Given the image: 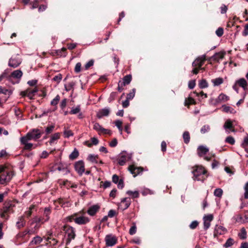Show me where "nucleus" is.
<instances>
[{"label": "nucleus", "mask_w": 248, "mask_h": 248, "mask_svg": "<svg viewBox=\"0 0 248 248\" xmlns=\"http://www.w3.org/2000/svg\"><path fill=\"white\" fill-rule=\"evenodd\" d=\"M83 211L75 213L67 217V221L69 222L74 221L78 225H85L89 222L90 218L84 215Z\"/></svg>", "instance_id": "1"}, {"label": "nucleus", "mask_w": 248, "mask_h": 248, "mask_svg": "<svg viewBox=\"0 0 248 248\" xmlns=\"http://www.w3.org/2000/svg\"><path fill=\"white\" fill-rule=\"evenodd\" d=\"M14 173L13 171L0 166V184H5L10 181Z\"/></svg>", "instance_id": "2"}, {"label": "nucleus", "mask_w": 248, "mask_h": 248, "mask_svg": "<svg viewBox=\"0 0 248 248\" xmlns=\"http://www.w3.org/2000/svg\"><path fill=\"white\" fill-rule=\"evenodd\" d=\"M192 173L193 174V178L194 180L203 181L205 179L204 175L207 173V171L202 166L196 165L192 167Z\"/></svg>", "instance_id": "3"}, {"label": "nucleus", "mask_w": 248, "mask_h": 248, "mask_svg": "<svg viewBox=\"0 0 248 248\" xmlns=\"http://www.w3.org/2000/svg\"><path fill=\"white\" fill-rule=\"evenodd\" d=\"M50 207H46L44 209L43 216L42 217H35L32 218V223L36 224H43L49 219V215L51 214Z\"/></svg>", "instance_id": "4"}, {"label": "nucleus", "mask_w": 248, "mask_h": 248, "mask_svg": "<svg viewBox=\"0 0 248 248\" xmlns=\"http://www.w3.org/2000/svg\"><path fill=\"white\" fill-rule=\"evenodd\" d=\"M43 132L39 129H33L30 131L24 137L29 140H36L41 138Z\"/></svg>", "instance_id": "5"}, {"label": "nucleus", "mask_w": 248, "mask_h": 248, "mask_svg": "<svg viewBox=\"0 0 248 248\" xmlns=\"http://www.w3.org/2000/svg\"><path fill=\"white\" fill-rule=\"evenodd\" d=\"M21 59L19 55H14L9 59L8 65L13 68H16L21 64Z\"/></svg>", "instance_id": "6"}, {"label": "nucleus", "mask_w": 248, "mask_h": 248, "mask_svg": "<svg viewBox=\"0 0 248 248\" xmlns=\"http://www.w3.org/2000/svg\"><path fill=\"white\" fill-rule=\"evenodd\" d=\"M128 170L133 175L134 177H136L138 175L142 174L144 170V168L141 167H137L134 165H132L129 166Z\"/></svg>", "instance_id": "7"}, {"label": "nucleus", "mask_w": 248, "mask_h": 248, "mask_svg": "<svg viewBox=\"0 0 248 248\" xmlns=\"http://www.w3.org/2000/svg\"><path fill=\"white\" fill-rule=\"evenodd\" d=\"M12 209V204L10 203H5L4 206L1 209L0 213L1 217L4 219H7L8 217V213H9Z\"/></svg>", "instance_id": "8"}, {"label": "nucleus", "mask_w": 248, "mask_h": 248, "mask_svg": "<svg viewBox=\"0 0 248 248\" xmlns=\"http://www.w3.org/2000/svg\"><path fill=\"white\" fill-rule=\"evenodd\" d=\"M38 91L37 87H35L32 90L28 89L26 91L22 92L21 93V94L23 96H27L30 99H32Z\"/></svg>", "instance_id": "9"}, {"label": "nucleus", "mask_w": 248, "mask_h": 248, "mask_svg": "<svg viewBox=\"0 0 248 248\" xmlns=\"http://www.w3.org/2000/svg\"><path fill=\"white\" fill-rule=\"evenodd\" d=\"M206 60V55H202L201 56L198 57L196 60L192 62V65L193 67H197L199 68H202V66L204 63V61Z\"/></svg>", "instance_id": "10"}, {"label": "nucleus", "mask_w": 248, "mask_h": 248, "mask_svg": "<svg viewBox=\"0 0 248 248\" xmlns=\"http://www.w3.org/2000/svg\"><path fill=\"white\" fill-rule=\"evenodd\" d=\"M75 169L79 175H82L85 171L84 162L82 160L77 161L75 164Z\"/></svg>", "instance_id": "11"}, {"label": "nucleus", "mask_w": 248, "mask_h": 248, "mask_svg": "<svg viewBox=\"0 0 248 248\" xmlns=\"http://www.w3.org/2000/svg\"><path fill=\"white\" fill-rule=\"evenodd\" d=\"M106 245L108 247H112L117 243V238L111 234H108L105 237Z\"/></svg>", "instance_id": "12"}, {"label": "nucleus", "mask_w": 248, "mask_h": 248, "mask_svg": "<svg viewBox=\"0 0 248 248\" xmlns=\"http://www.w3.org/2000/svg\"><path fill=\"white\" fill-rule=\"evenodd\" d=\"M131 156L126 152L122 153L118 159V164L120 166H124L126 162L130 160Z\"/></svg>", "instance_id": "13"}, {"label": "nucleus", "mask_w": 248, "mask_h": 248, "mask_svg": "<svg viewBox=\"0 0 248 248\" xmlns=\"http://www.w3.org/2000/svg\"><path fill=\"white\" fill-rule=\"evenodd\" d=\"M20 140L21 144L24 145V149L26 150H31L32 148H35L36 147V145L33 146V144L28 143V141L30 140L24 137L20 138Z\"/></svg>", "instance_id": "14"}, {"label": "nucleus", "mask_w": 248, "mask_h": 248, "mask_svg": "<svg viewBox=\"0 0 248 248\" xmlns=\"http://www.w3.org/2000/svg\"><path fill=\"white\" fill-rule=\"evenodd\" d=\"M213 215L212 214H208L205 215L203 217L204 228L205 230L208 229L210 226V223L213 219Z\"/></svg>", "instance_id": "15"}, {"label": "nucleus", "mask_w": 248, "mask_h": 248, "mask_svg": "<svg viewBox=\"0 0 248 248\" xmlns=\"http://www.w3.org/2000/svg\"><path fill=\"white\" fill-rule=\"evenodd\" d=\"M100 206L98 204H95L90 206L87 211V213L91 216H94L99 211Z\"/></svg>", "instance_id": "16"}, {"label": "nucleus", "mask_w": 248, "mask_h": 248, "mask_svg": "<svg viewBox=\"0 0 248 248\" xmlns=\"http://www.w3.org/2000/svg\"><path fill=\"white\" fill-rule=\"evenodd\" d=\"M208 151V148L203 145L199 146L197 149L198 155L200 157H202L205 155Z\"/></svg>", "instance_id": "17"}, {"label": "nucleus", "mask_w": 248, "mask_h": 248, "mask_svg": "<svg viewBox=\"0 0 248 248\" xmlns=\"http://www.w3.org/2000/svg\"><path fill=\"white\" fill-rule=\"evenodd\" d=\"M23 73L20 70H16L13 71L11 76L9 77V80H11V78L19 79L22 76Z\"/></svg>", "instance_id": "18"}, {"label": "nucleus", "mask_w": 248, "mask_h": 248, "mask_svg": "<svg viewBox=\"0 0 248 248\" xmlns=\"http://www.w3.org/2000/svg\"><path fill=\"white\" fill-rule=\"evenodd\" d=\"M109 109L108 108H104L100 110L97 113V117L101 118L104 116H107L109 115Z\"/></svg>", "instance_id": "19"}, {"label": "nucleus", "mask_w": 248, "mask_h": 248, "mask_svg": "<svg viewBox=\"0 0 248 248\" xmlns=\"http://www.w3.org/2000/svg\"><path fill=\"white\" fill-rule=\"evenodd\" d=\"M131 203V201L129 198H123L121 201V206L124 207V209H126L129 207Z\"/></svg>", "instance_id": "20"}, {"label": "nucleus", "mask_w": 248, "mask_h": 248, "mask_svg": "<svg viewBox=\"0 0 248 248\" xmlns=\"http://www.w3.org/2000/svg\"><path fill=\"white\" fill-rule=\"evenodd\" d=\"M235 83L237 84V85L243 88V89L244 90H246L247 89L248 83L246 80L245 78H241L236 81Z\"/></svg>", "instance_id": "21"}, {"label": "nucleus", "mask_w": 248, "mask_h": 248, "mask_svg": "<svg viewBox=\"0 0 248 248\" xmlns=\"http://www.w3.org/2000/svg\"><path fill=\"white\" fill-rule=\"evenodd\" d=\"M225 54V52H219L218 53H215V55L213 56L212 58L214 60L219 62V60L223 59Z\"/></svg>", "instance_id": "22"}, {"label": "nucleus", "mask_w": 248, "mask_h": 248, "mask_svg": "<svg viewBox=\"0 0 248 248\" xmlns=\"http://www.w3.org/2000/svg\"><path fill=\"white\" fill-rule=\"evenodd\" d=\"M123 82L121 81V86H124L129 84L132 80V76L131 75H127L124 76L123 79Z\"/></svg>", "instance_id": "23"}, {"label": "nucleus", "mask_w": 248, "mask_h": 248, "mask_svg": "<svg viewBox=\"0 0 248 248\" xmlns=\"http://www.w3.org/2000/svg\"><path fill=\"white\" fill-rule=\"evenodd\" d=\"M60 138V133H56L52 135L50 138V140L49 141V143L50 145H52L54 143H55V141H57Z\"/></svg>", "instance_id": "24"}, {"label": "nucleus", "mask_w": 248, "mask_h": 248, "mask_svg": "<svg viewBox=\"0 0 248 248\" xmlns=\"http://www.w3.org/2000/svg\"><path fill=\"white\" fill-rule=\"evenodd\" d=\"M75 237V233H67V235L64 236V240L65 243L66 245H68L71 240L74 239Z\"/></svg>", "instance_id": "25"}, {"label": "nucleus", "mask_w": 248, "mask_h": 248, "mask_svg": "<svg viewBox=\"0 0 248 248\" xmlns=\"http://www.w3.org/2000/svg\"><path fill=\"white\" fill-rule=\"evenodd\" d=\"M98 156L97 155L90 154L89 155L87 159L92 163L97 164L98 163Z\"/></svg>", "instance_id": "26"}, {"label": "nucleus", "mask_w": 248, "mask_h": 248, "mask_svg": "<svg viewBox=\"0 0 248 248\" xmlns=\"http://www.w3.org/2000/svg\"><path fill=\"white\" fill-rule=\"evenodd\" d=\"M25 224V221L23 216H21L18 218V220L16 222V225L18 228H20L24 226Z\"/></svg>", "instance_id": "27"}, {"label": "nucleus", "mask_w": 248, "mask_h": 248, "mask_svg": "<svg viewBox=\"0 0 248 248\" xmlns=\"http://www.w3.org/2000/svg\"><path fill=\"white\" fill-rule=\"evenodd\" d=\"M73 135L74 133L71 130H69L68 128H66V127H64L63 135L64 138H69L70 137L73 136Z\"/></svg>", "instance_id": "28"}, {"label": "nucleus", "mask_w": 248, "mask_h": 248, "mask_svg": "<svg viewBox=\"0 0 248 248\" xmlns=\"http://www.w3.org/2000/svg\"><path fill=\"white\" fill-rule=\"evenodd\" d=\"M75 86V82H70L67 84L64 85L65 90L67 91H70L71 90L74 91V87Z\"/></svg>", "instance_id": "29"}, {"label": "nucleus", "mask_w": 248, "mask_h": 248, "mask_svg": "<svg viewBox=\"0 0 248 248\" xmlns=\"http://www.w3.org/2000/svg\"><path fill=\"white\" fill-rule=\"evenodd\" d=\"M79 155L78 150L75 148L73 151L70 154L69 157L71 160H74L76 159Z\"/></svg>", "instance_id": "30"}, {"label": "nucleus", "mask_w": 248, "mask_h": 248, "mask_svg": "<svg viewBox=\"0 0 248 248\" xmlns=\"http://www.w3.org/2000/svg\"><path fill=\"white\" fill-rule=\"evenodd\" d=\"M212 82L213 83L214 86H217L223 82V79L221 78H217L212 79Z\"/></svg>", "instance_id": "31"}, {"label": "nucleus", "mask_w": 248, "mask_h": 248, "mask_svg": "<svg viewBox=\"0 0 248 248\" xmlns=\"http://www.w3.org/2000/svg\"><path fill=\"white\" fill-rule=\"evenodd\" d=\"M184 141L186 144H188L190 141V134L188 131H185L183 134Z\"/></svg>", "instance_id": "32"}, {"label": "nucleus", "mask_w": 248, "mask_h": 248, "mask_svg": "<svg viewBox=\"0 0 248 248\" xmlns=\"http://www.w3.org/2000/svg\"><path fill=\"white\" fill-rule=\"evenodd\" d=\"M224 128L225 129H231L233 128V125H232V121L230 119L227 120L223 126Z\"/></svg>", "instance_id": "33"}, {"label": "nucleus", "mask_w": 248, "mask_h": 248, "mask_svg": "<svg viewBox=\"0 0 248 248\" xmlns=\"http://www.w3.org/2000/svg\"><path fill=\"white\" fill-rule=\"evenodd\" d=\"M81 111L80 105H78L76 107L72 108L69 113L71 114H76Z\"/></svg>", "instance_id": "34"}, {"label": "nucleus", "mask_w": 248, "mask_h": 248, "mask_svg": "<svg viewBox=\"0 0 248 248\" xmlns=\"http://www.w3.org/2000/svg\"><path fill=\"white\" fill-rule=\"evenodd\" d=\"M63 231L64 232H75V231L72 227L68 225H65L63 227Z\"/></svg>", "instance_id": "35"}, {"label": "nucleus", "mask_w": 248, "mask_h": 248, "mask_svg": "<svg viewBox=\"0 0 248 248\" xmlns=\"http://www.w3.org/2000/svg\"><path fill=\"white\" fill-rule=\"evenodd\" d=\"M126 194L131 196L132 198H137L139 196V193L138 191H132L131 190H128L126 192Z\"/></svg>", "instance_id": "36"}, {"label": "nucleus", "mask_w": 248, "mask_h": 248, "mask_svg": "<svg viewBox=\"0 0 248 248\" xmlns=\"http://www.w3.org/2000/svg\"><path fill=\"white\" fill-rule=\"evenodd\" d=\"M214 194L216 197L220 198L222 196L223 190L220 188H216L214 191Z\"/></svg>", "instance_id": "37"}, {"label": "nucleus", "mask_w": 248, "mask_h": 248, "mask_svg": "<svg viewBox=\"0 0 248 248\" xmlns=\"http://www.w3.org/2000/svg\"><path fill=\"white\" fill-rule=\"evenodd\" d=\"M43 240V239L40 236H36L34 237L33 239L31 241V244L37 245L40 244Z\"/></svg>", "instance_id": "38"}, {"label": "nucleus", "mask_w": 248, "mask_h": 248, "mask_svg": "<svg viewBox=\"0 0 248 248\" xmlns=\"http://www.w3.org/2000/svg\"><path fill=\"white\" fill-rule=\"evenodd\" d=\"M12 93V91L9 90L8 89L2 87L1 86H0V94H3L5 95L9 94V95H11Z\"/></svg>", "instance_id": "39"}, {"label": "nucleus", "mask_w": 248, "mask_h": 248, "mask_svg": "<svg viewBox=\"0 0 248 248\" xmlns=\"http://www.w3.org/2000/svg\"><path fill=\"white\" fill-rule=\"evenodd\" d=\"M103 128V127L97 123H96L93 124V129L97 131L98 132V134H101V132Z\"/></svg>", "instance_id": "40"}, {"label": "nucleus", "mask_w": 248, "mask_h": 248, "mask_svg": "<svg viewBox=\"0 0 248 248\" xmlns=\"http://www.w3.org/2000/svg\"><path fill=\"white\" fill-rule=\"evenodd\" d=\"M62 78V75L61 74H59L56 76H55L53 78L52 80L56 82L57 83H59Z\"/></svg>", "instance_id": "41"}, {"label": "nucleus", "mask_w": 248, "mask_h": 248, "mask_svg": "<svg viewBox=\"0 0 248 248\" xmlns=\"http://www.w3.org/2000/svg\"><path fill=\"white\" fill-rule=\"evenodd\" d=\"M199 86L201 89H204L208 87V83L206 80L202 79L200 81Z\"/></svg>", "instance_id": "42"}, {"label": "nucleus", "mask_w": 248, "mask_h": 248, "mask_svg": "<svg viewBox=\"0 0 248 248\" xmlns=\"http://www.w3.org/2000/svg\"><path fill=\"white\" fill-rule=\"evenodd\" d=\"M60 100V96L59 95H56V96L51 101L50 104L52 106H56Z\"/></svg>", "instance_id": "43"}, {"label": "nucleus", "mask_w": 248, "mask_h": 248, "mask_svg": "<svg viewBox=\"0 0 248 248\" xmlns=\"http://www.w3.org/2000/svg\"><path fill=\"white\" fill-rule=\"evenodd\" d=\"M248 146V135H247L244 138V140L241 144V146L245 148Z\"/></svg>", "instance_id": "44"}, {"label": "nucleus", "mask_w": 248, "mask_h": 248, "mask_svg": "<svg viewBox=\"0 0 248 248\" xmlns=\"http://www.w3.org/2000/svg\"><path fill=\"white\" fill-rule=\"evenodd\" d=\"M234 243V241L232 238H229L226 243L224 244V247L225 248H229L232 246Z\"/></svg>", "instance_id": "45"}, {"label": "nucleus", "mask_w": 248, "mask_h": 248, "mask_svg": "<svg viewBox=\"0 0 248 248\" xmlns=\"http://www.w3.org/2000/svg\"><path fill=\"white\" fill-rule=\"evenodd\" d=\"M210 130V127L209 125H204L201 129V132L202 134H205V133L209 131Z\"/></svg>", "instance_id": "46"}, {"label": "nucleus", "mask_w": 248, "mask_h": 248, "mask_svg": "<svg viewBox=\"0 0 248 248\" xmlns=\"http://www.w3.org/2000/svg\"><path fill=\"white\" fill-rule=\"evenodd\" d=\"M225 142L231 145H233L235 143V140L232 137L229 136L226 138Z\"/></svg>", "instance_id": "47"}, {"label": "nucleus", "mask_w": 248, "mask_h": 248, "mask_svg": "<svg viewBox=\"0 0 248 248\" xmlns=\"http://www.w3.org/2000/svg\"><path fill=\"white\" fill-rule=\"evenodd\" d=\"M135 89H133L132 92L127 94L126 98L128 100L132 99L135 95Z\"/></svg>", "instance_id": "48"}, {"label": "nucleus", "mask_w": 248, "mask_h": 248, "mask_svg": "<svg viewBox=\"0 0 248 248\" xmlns=\"http://www.w3.org/2000/svg\"><path fill=\"white\" fill-rule=\"evenodd\" d=\"M54 129V126L53 125L46 127L45 130V132L46 134L47 135L51 133L53 131Z\"/></svg>", "instance_id": "49"}, {"label": "nucleus", "mask_w": 248, "mask_h": 248, "mask_svg": "<svg viewBox=\"0 0 248 248\" xmlns=\"http://www.w3.org/2000/svg\"><path fill=\"white\" fill-rule=\"evenodd\" d=\"M218 99L219 101H227L229 99V97L223 93H221L218 96Z\"/></svg>", "instance_id": "50"}, {"label": "nucleus", "mask_w": 248, "mask_h": 248, "mask_svg": "<svg viewBox=\"0 0 248 248\" xmlns=\"http://www.w3.org/2000/svg\"><path fill=\"white\" fill-rule=\"evenodd\" d=\"M194 100L191 97H189L187 99H186L185 104V106H188L190 104H194Z\"/></svg>", "instance_id": "51"}, {"label": "nucleus", "mask_w": 248, "mask_h": 248, "mask_svg": "<svg viewBox=\"0 0 248 248\" xmlns=\"http://www.w3.org/2000/svg\"><path fill=\"white\" fill-rule=\"evenodd\" d=\"M115 125L118 127V128L119 129V131L122 132V121H121L120 120H117L115 122Z\"/></svg>", "instance_id": "52"}, {"label": "nucleus", "mask_w": 248, "mask_h": 248, "mask_svg": "<svg viewBox=\"0 0 248 248\" xmlns=\"http://www.w3.org/2000/svg\"><path fill=\"white\" fill-rule=\"evenodd\" d=\"M91 142H92L91 143L88 145L89 147H91L92 145H97L99 141L97 138L93 137L91 138Z\"/></svg>", "instance_id": "53"}, {"label": "nucleus", "mask_w": 248, "mask_h": 248, "mask_svg": "<svg viewBox=\"0 0 248 248\" xmlns=\"http://www.w3.org/2000/svg\"><path fill=\"white\" fill-rule=\"evenodd\" d=\"M7 70H5L0 76V82L4 78H9Z\"/></svg>", "instance_id": "54"}, {"label": "nucleus", "mask_w": 248, "mask_h": 248, "mask_svg": "<svg viewBox=\"0 0 248 248\" xmlns=\"http://www.w3.org/2000/svg\"><path fill=\"white\" fill-rule=\"evenodd\" d=\"M224 31L223 28H218L216 31L217 35L218 37H221L223 34Z\"/></svg>", "instance_id": "55"}, {"label": "nucleus", "mask_w": 248, "mask_h": 248, "mask_svg": "<svg viewBox=\"0 0 248 248\" xmlns=\"http://www.w3.org/2000/svg\"><path fill=\"white\" fill-rule=\"evenodd\" d=\"M117 96L116 92H112L110 93V96L108 99L109 102H111L114 100Z\"/></svg>", "instance_id": "56"}, {"label": "nucleus", "mask_w": 248, "mask_h": 248, "mask_svg": "<svg viewBox=\"0 0 248 248\" xmlns=\"http://www.w3.org/2000/svg\"><path fill=\"white\" fill-rule=\"evenodd\" d=\"M198 221L195 220L191 223V224L189 225V227L192 229H195L198 226Z\"/></svg>", "instance_id": "57"}, {"label": "nucleus", "mask_w": 248, "mask_h": 248, "mask_svg": "<svg viewBox=\"0 0 248 248\" xmlns=\"http://www.w3.org/2000/svg\"><path fill=\"white\" fill-rule=\"evenodd\" d=\"M94 63V61L93 60L89 61L85 65V68L86 70L89 69L91 66H93Z\"/></svg>", "instance_id": "58"}, {"label": "nucleus", "mask_w": 248, "mask_h": 248, "mask_svg": "<svg viewBox=\"0 0 248 248\" xmlns=\"http://www.w3.org/2000/svg\"><path fill=\"white\" fill-rule=\"evenodd\" d=\"M81 64L80 62H78L75 67V72L76 73H79L81 71Z\"/></svg>", "instance_id": "59"}, {"label": "nucleus", "mask_w": 248, "mask_h": 248, "mask_svg": "<svg viewBox=\"0 0 248 248\" xmlns=\"http://www.w3.org/2000/svg\"><path fill=\"white\" fill-rule=\"evenodd\" d=\"M66 104H67V99L66 98H64L61 102V104H60L61 108L62 109H64L66 106Z\"/></svg>", "instance_id": "60"}, {"label": "nucleus", "mask_w": 248, "mask_h": 248, "mask_svg": "<svg viewBox=\"0 0 248 248\" xmlns=\"http://www.w3.org/2000/svg\"><path fill=\"white\" fill-rule=\"evenodd\" d=\"M195 80H190L188 82V87L190 89H193L195 87Z\"/></svg>", "instance_id": "61"}, {"label": "nucleus", "mask_w": 248, "mask_h": 248, "mask_svg": "<svg viewBox=\"0 0 248 248\" xmlns=\"http://www.w3.org/2000/svg\"><path fill=\"white\" fill-rule=\"evenodd\" d=\"M220 9H221V11H220L221 13L223 14H225L227 12L228 8H227V6L225 5V4H222L220 7Z\"/></svg>", "instance_id": "62"}, {"label": "nucleus", "mask_w": 248, "mask_h": 248, "mask_svg": "<svg viewBox=\"0 0 248 248\" xmlns=\"http://www.w3.org/2000/svg\"><path fill=\"white\" fill-rule=\"evenodd\" d=\"M112 182L115 184H117L120 181L118 176L116 174H114L112 176Z\"/></svg>", "instance_id": "63"}, {"label": "nucleus", "mask_w": 248, "mask_h": 248, "mask_svg": "<svg viewBox=\"0 0 248 248\" xmlns=\"http://www.w3.org/2000/svg\"><path fill=\"white\" fill-rule=\"evenodd\" d=\"M118 142L116 139H114L112 140L109 143V146L111 147H114L116 146L117 145Z\"/></svg>", "instance_id": "64"}]
</instances>
